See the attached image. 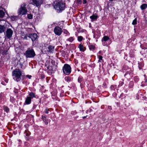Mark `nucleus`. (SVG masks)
I'll return each mask as SVG.
<instances>
[{
	"instance_id": "f03ea898",
	"label": "nucleus",
	"mask_w": 147,
	"mask_h": 147,
	"mask_svg": "<svg viewBox=\"0 0 147 147\" xmlns=\"http://www.w3.org/2000/svg\"><path fill=\"white\" fill-rule=\"evenodd\" d=\"M21 75V72L19 69H16L12 72V76L15 77L17 82L21 80L20 76Z\"/></svg>"
},
{
	"instance_id": "f257e3e1",
	"label": "nucleus",
	"mask_w": 147,
	"mask_h": 147,
	"mask_svg": "<svg viewBox=\"0 0 147 147\" xmlns=\"http://www.w3.org/2000/svg\"><path fill=\"white\" fill-rule=\"evenodd\" d=\"M25 55L27 58H33L36 55L34 49L30 48H28L25 52Z\"/></svg>"
},
{
	"instance_id": "72a5a7b5",
	"label": "nucleus",
	"mask_w": 147,
	"mask_h": 147,
	"mask_svg": "<svg viewBox=\"0 0 147 147\" xmlns=\"http://www.w3.org/2000/svg\"><path fill=\"white\" fill-rule=\"evenodd\" d=\"M86 2H87L85 0H83V3L84 4L86 3Z\"/></svg>"
},
{
	"instance_id": "f3484780",
	"label": "nucleus",
	"mask_w": 147,
	"mask_h": 147,
	"mask_svg": "<svg viewBox=\"0 0 147 147\" xmlns=\"http://www.w3.org/2000/svg\"><path fill=\"white\" fill-rule=\"evenodd\" d=\"M147 7V5L146 4H144L141 6L140 7L142 10H143L146 8Z\"/></svg>"
},
{
	"instance_id": "6ab92c4d",
	"label": "nucleus",
	"mask_w": 147,
	"mask_h": 147,
	"mask_svg": "<svg viewBox=\"0 0 147 147\" xmlns=\"http://www.w3.org/2000/svg\"><path fill=\"white\" fill-rule=\"evenodd\" d=\"M109 39V37L108 36H104L102 39V41L104 40L105 41H106L107 40H108Z\"/></svg>"
},
{
	"instance_id": "a211bd4d",
	"label": "nucleus",
	"mask_w": 147,
	"mask_h": 147,
	"mask_svg": "<svg viewBox=\"0 0 147 147\" xmlns=\"http://www.w3.org/2000/svg\"><path fill=\"white\" fill-rule=\"evenodd\" d=\"M4 15V12L2 10H0V18H3Z\"/></svg>"
},
{
	"instance_id": "b1692460",
	"label": "nucleus",
	"mask_w": 147,
	"mask_h": 147,
	"mask_svg": "<svg viewBox=\"0 0 147 147\" xmlns=\"http://www.w3.org/2000/svg\"><path fill=\"white\" fill-rule=\"evenodd\" d=\"M32 15L30 14L28 15V18L29 19H32Z\"/></svg>"
},
{
	"instance_id": "20e7f679",
	"label": "nucleus",
	"mask_w": 147,
	"mask_h": 147,
	"mask_svg": "<svg viewBox=\"0 0 147 147\" xmlns=\"http://www.w3.org/2000/svg\"><path fill=\"white\" fill-rule=\"evenodd\" d=\"M26 5L25 4L21 5L20 8L18 10L19 15H25L27 13V9L25 7Z\"/></svg>"
},
{
	"instance_id": "7c9ffc66",
	"label": "nucleus",
	"mask_w": 147,
	"mask_h": 147,
	"mask_svg": "<svg viewBox=\"0 0 147 147\" xmlns=\"http://www.w3.org/2000/svg\"><path fill=\"white\" fill-rule=\"evenodd\" d=\"M102 57L101 56H99V60H98L99 62H100V60H102Z\"/></svg>"
},
{
	"instance_id": "a878e982",
	"label": "nucleus",
	"mask_w": 147,
	"mask_h": 147,
	"mask_svg": "<svg viewBox=\"0 0 147 147\" xmlns=\"http://www.w3.org/2000/svg\"><path fill=\"white\" fill-rule=\"evenodd\" d=\"M95 47L93 45H91L89 47V49L90 50H94L95 49Z\"/></svg>"
},
{
	"instance_id": "473e14b6",
	"label": "nucleus",
	"mask_w": 147,
	"mask_h": 147,
	"mask_svg": "<svg viewBox=\"0 0 147 147\" xmlns=\"http://www.w3.org/2000/svg\"><path fill=\"white\" fill-rule=\"evenodd\" d=\"M26 77L28 78L29 79H30L32 76L30 75H27Z\"/></svg>"
},
{
	"instance_id": "2f4dec72",
	"label": "nucleus",
	"mask_w": 147,
	"mask_h": 147,
	"mask_svg": "<svg viewBox=\"0 0 147 147\" xmlns=\"http://www.w3.org/2000/svg\"><path fill=\"white\" fill-rule=\"evenodd\" d=\"M82 80V79L81 78H79L78 79V81L79 82H80Z\"/></svg>"
},
{
	"instance_id": "423d86ee",
	"label": "nucleus",
	"mask_w": 147,
	"mask_h": 147,
	"mask_svg": "<svg viewBox=\"0 0 147 147\" xmlns=\"http://www.w3.org/2000/svg\"><path fill=\"white\" fill-rule=\"evenodd\" d=\"M54 31L55 34L58 36H60L62 32V30L59 26L55 27L54 29Z\"/></svg>"
},
{
	"instance_id": "dca6fc26",
	"label": "nucleus",
	"mask_w": 147,
	"mask_h": 147,
	"mask_svg": "<svg viewBox=\"0 0 147 147\" xmlns=\"http://www.w3.org/2000/svg\"><path fill=\"white\" fill-rule=\"evenodd\" d=\"M29 95L31 97V98L35 97V94L33 92H31L29 93Z\"/></svg>"
},
{
	"instance_id": "412c9836",
	"label": "nucleus",
	"mask_w": 147,
	"mask_h": 147,
	"mask_svg": "<svg viewBox=\"0 0 147 147\" xmlns=\"http://www.w3.org/2000/svg\"><path fill=\"white\" fill-rule=\"evenodd\" d=\"M17 18V16H13L11 17L10 19L12 21H14Z\"/></svg>"
},
{
	"instance_id": "aec40b11",
	"label": "nucleus",
	"mask_w": 147,
	"mask_h": 147,
	"mask_svg": "<svg viewBox=\"0 0 147 147\" xmlns=\"http://www.w3.org/2000/svg\"><path fill=\"white\" fill-rule=\"evenodd\" d=\"M25 133L26 136H28L30 135V133L28 130H25Z\"/></svg>"
},
{
	"instance_id": "1a4fd4ad",
	"label": "nucleus",
	"mask_w": 147,
	"mask_h": 147,
	"mask_svg": "<svg viewBox=\"0 0 147 147\" xmlns=\"http://www.w3.org/2000/svg\"><path fill=\"white\" fill-rule=\"evenodd\" d=\"M28 36L31 39L32 41H34L36 39L37 35L36 34L34 33L33 34H29Z\"/></svg>"
},
{
	"instance_id": "bb28decb",
	"label": "nucleus",
	"mask_w": 147,
	"mask_h": 147,
	"mask_svg": "<svg viewBox=\"0 0 147 147\" xmlns=\"http://www.w3.org/2000/svg\"><path fill=\"white\" fill-rule=\"evenodd\" d=\"M83 39V37L81 36H79L78 37V40L79 41H81Z\"/></svg>"
},
{
	"instance_id": "f704fd0d",
	"label": "nucleus",
	"mask_w": 147,
	"mask_h": 147,
	"mask_svg": "<svg viewBox=\"0 0 147 147\" xmlns=\"http://www.w3.org/2000/svg\"><path fill=\"white\" fill-rule=\"evenodd\" d=\"M41 77L42 78H43L45 77L43 75H41Z\"/></svg>"
},
{
	"instance_id": "c756f323",
	"label": "nucleus",
	"mask_w": 147,
	"mask_h": 147,
	"mask_svg": "<svg viewBox=\"0 0 147 147\" xmlns=\"http://www.w3.org/2000/svg\"><path fill=\"white\" fill-rule=\"evenodd\" d=\"M49 110V109H48L47 108L46 109L45 111V113L46 114H48L49 113L48 111Z\"/></svg>"
},
{
	"instance_id": "ddd939ff",
	"label": "nucleus",
	"mask_w": 147,
	"mask_h": 147,
	"mask_svg": "<svg viewBox=\"0 0 147 147\" xmlns=\"http://www.w3.org/2000/svg\"><path fill=\"white\" fill-rule=\"evenodd\" d=\"M54 49V46L50 45L48 47V51L50 52H52L53 51Z\"/></svg>"
},
{
	"instance_id": "4468645a",
	"label": "nucleus",
	"mask_w": 147,
	"mask_h": 147,
	"mask_svg": "<svg viewBox=\"0 0 147 147\" xmlns=\"http://www.w3.org/2000/svg\"><path fill=\"white\" fill-rule=\"evenodd\" d=\"M5 29V28L3 26L0 25V33L4 32Z\"/></svg>"
},
{
	"instance_id": "c85d7f7f",
	"label": "nucleus",
	"mask_w": 147,
	"mask_h": 147,
	"mask_svg": "<svg viewBox=\"0 0 147 147\" xmlns=\"http://www.w3.org/2000/svg\"><path fill=\"white\" fill-rule=\"evenodd\" d=\"M65 80L67 82L70 81V78L69 77H67L65 78Z\"/></svg>"
},
{
	"instance_id": "4be33fe9",
	"label": "nucleus",
	"mask_w": 147,
	"mask_h": 147,
	"mask_svg": "<svg viewBox=\"0 0 147 147\" xmlns=\"http://www.w3.org/2000/svg\"><path fill=\"white\" fill-rule=\"evenodd\" d=\"M90 18L92 19L96 20L97 18V16H96L93 15L90 17Z\"/></svg>"
},
{
	"instance_id": "9b49d317",
	"label": "nucleus",
	"mask_w": 147,
	"mask_h": 147,
	"mask_svg": "<svg viewBox=\"0 0 147 147\" xmlns=\"http://www.w3.org/2000/svg\"><path fill=\"white\" fill-rule=\"evenodd\" d=\"M31 97H27L26 99L25 102L26 104H29L31 103Z\"/></svg>"
},
{
	"instance_id": "c9c22d12",
	"label": "nucleus",
	"mask_w": 147,
	"mask_h": 147,
	"mask_svg": "<svg viewBox=\"0 0 147 147\" xmlns=\"http://www.w3.org/2000/svg\"><path fill=\"white\" fill-rule=\"evenodd\" d=\"M62 0H59V1H62Z\"/></svg>"
},
{
	"instance_id": "2eb2a0df",
	"label": "nucleus",
	"mask_w": 147,
	"mask_h": 147,
	"mask_svg": "<svg viewBox=\"0 0 147 147\" xmlns=\"http://www.w3.org/2000/svg\"><path fill=\"white\" fill-rule=\"evenodd\" d=\"M87 111H85L84 112H83V113L82 115V118L83 119H85L87 116Z\"/></svg>"
},
{
	"instance_id": "9d476101",
	"label": "nucleus",
	"mask_w": 147,
	"mask_h": 147,
	"mask_svg": "<svg viewBox=\"0 0 147 147\" xmlns=\"http://www.w3.org/2000/svg\"><path fill=\"white\" fill-rule=\"evenodd\" d=\"M34 4L36 6H40L42 3V0H32Z\"/></svg>"
},
{
	"instance_id": "5701e85b",
	"label": "nucleus",
	"mask_w": 147,
	"mask_h": 147,
	"mask_svg": "<svg viewBox=\"0 0 147 147\" xmlns=\"http://www.w3.org/2000/svg\"><path fill=\"white\" fill-rule=\"evenodd\" d=\"M3 109L5 111H6L7 113L9 111V108L5 106L3 107Z\"/></svg>"
},
{
	"instance_id": "e433bc0d",
	"label": "nucleus",
	"mask_w": 147,
	"mask_h": 147,
	"mask_svg": "<svg viewBox=\"0 0 147 147\" xmlns=\"http://www.w3.org/2000/svg\"><path fill=\"white\" fill-rule=\"evenodd\" d=\"M111 0V1H113V0Z\"/></svg>"
},
{
	"instance_id": "39448f33",
	"label": "nucleus",
	"mask_w": 147,
	"mask_h": 147,
	"mask_svg": "<svg viewBox=\"0 0 147 147\" xmlns=\"http://www.w3.org/2000/svg\"><path fill=\"white\" fill-rule=\"evenodd\" d=\"M63 70L64 74L68 75L71 72V68L68 64H65L63 67Z\"/></svg>"
},
{
	"instance_id": "f8f14e48",
	"label": "nucleus",
	"mask_w": 147,
	"mask_h": 147,
	"mask_svg": "<svg viewBox=\"0 0 147 147\" xmlns=\"http://www.w3.org/2000/svg\"><path fill=\"white\" fill-rule=\"evenodd\" d=\"M78 47L79 48L80 50L81 51H84L86 50L85 47H84L81 44L79 45Z\"/></svg>"
},
{
	"instance_id": "cd10ccee",
	"label": "nucleus",
	"mask_w": 147,
	"mask_h": 147,
	"mask_svg": "<svg viewBox=\"0 0 147 147\" xmlns=\"http://www.w3.org/2000/svg\"><path fill=\"white\" fill-rule=\"evenodd\" d=\"M68 40L70 42H72L73 40V39L72 37H71L68 39Z\"/></svg>"
},
{
	"instance_id": "0eeeda50",
	"label": "nucleus",
	"mask_w": 147,
	"mask_h": 147,
	"mask_svg": "<svg viewBox=\"0 0 147 147\" xmlns=\"http://www.w3.org/2000/svg\"><path fill=\"white\" fill-rule=\"evenodd\" d=\"M42 119L46 125H47L48 124V122L49 121V117L43 114L42 115Z\"/></svg>"
},
{
	"instance_id": "6e6552de",
	"label": "nucleus",
	"mask_w": 147,
	"mask_h": 147,
	"mask_svg": "<svg viewBox=\"0 0 147 147\" xmlns=\"http://www.w3.org/2000/svg\"><path fill=\"white\" fill-rule=\"evenodd\" d=\"M6 36L7 38H9L12 36L13 34L12 30L10 28L8 29L6 31Z\"/></svg>"
},
{
	"instance_id": "393cba45",
	"label": "nucleus",
	"mask_w": 147,
	"mask_h": 147,
	"mask_svg": "<svg viewBox=\"0 0 147 147\" xmlns=\"http://www.w3.org/2000/svg\"><path fill=\"white\" fill-rule=\"evenodd\" d=\"M133 25H134L137 24V18H136L133 21L132 23Z\"/></svg>"
},
{
	"instance_id": "7ed1b4c3",
	"label": "nucleus",
	"mask_w": 147,
	"mask_h": 147,
	"mask_svg": "<svg viewBox=\"0 0 147 147\" xmlns=\"http://www.w3.org/2000/svg\"><path fill=\"white\" fill-rule=\"evenodd\" d=\"M65 4L60 1L57 3L54 6V8L59 12L63 10Z\"/></svg>"
}]
</instances>
